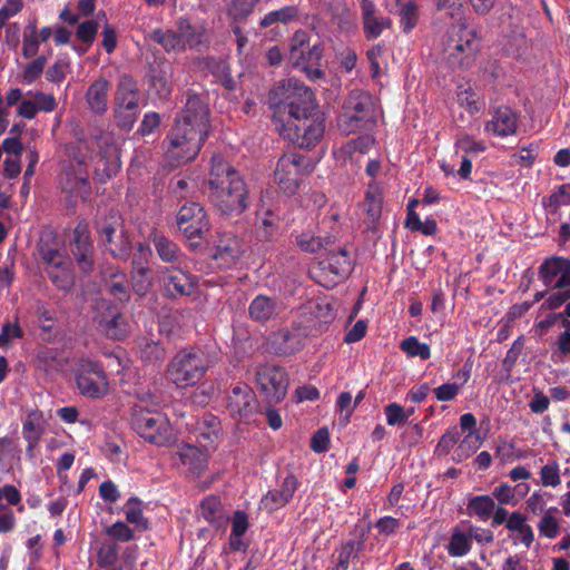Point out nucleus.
<instances>
[{
  "mask_svg": "<svg viewBox=\"0 0 570 570\" xmlns=\"http://www.w3.org/2000/svg\"><path fill=\"white\" fill-rule=\"evenodd\" d=\"M210 129L209 109L197 95H188L184 109L163 145L165 155L173 167L194 160Z\"/></svg>",
  "mask_w": 570,
  "mask_h": 570,
  "instance_id": "1",
  "label": "nucleus"
},
{
  "mask_svg": "<svg viewBox=\"0 0 570 570\" xmlns=\"http://www.w3.org/2000/svg\"><path fill=\"white\" fill-rule=\"evenodd\" d=\"M207 186L208 199L220 214L247 209L249 196L246 185L238 171L220 155L212 158Z\"/></svg>",
  "mask_w": 570,
  "mask_h": 570,
  "instance_id": "2",
  "label": "nucleus"
},
{
  "mask_svg": "<svg viewBox=\"0 0 570 570\" xmlns=\"http://www.w3.org/2000/svg\"><path fill=\"white\" fill-rule=\"evenodd\" d=\"M268 102L277 130L289 122L303 119L304 116H309L317 106L313 91L304 83L292 79L277 83L269 91Z\"/></svg>",
  "mask_w": 570,
  "mask_h": 570,
  "instance_id": "3",
  "label": "nucleus"
},
{
  "mask_svg": "<svg viewBox=\"0 0 570 570\" xmlns=\"http://www.w3.org/2000/svg\"><path fill=\"white\" fill-rule=\"evenodd\" d=\"M214 363V357L202 346L181 348L168 362L166 376L178 389L193 387Z\"/></svg>",
  "mask_w": 570,
  "mask_h": 570,
  "instance_id": "4",
  "label": "nucleus"
},
{
  "mask_svg": "<svg viewBox=\"0 0 570 570\" xmlns=\"http://www.w3.org/2000/svg\"><path fill=\"white\" fill-rule=\"evenodd\" d=\"M65 151L69 165L65 170L62 188L69 195L68 203L77 208L79 203H86L91 197V187L87 170V165L90 159V149L85 140H78L66 145Z\"/></svg>",
  "mask_w": 570,
  "mask_h": 570,
  "instance_id": "5",
  "label": "nucleus"
},
{
  "mask_svg": "<svg viewBox=\"0 0 570 570\" xmlns=\"http://www.w3.org/2000/svg\"><path fill=\"white\" fill-rule=\"evenodd\" d=\"M480 41L479 32L465 22L451 24L441 40L446 63L453 69L471 68L480 52Z\"/></svg>",
  "mask_w": 570,
  "mask_h": 570,
  "instance_id": "6",
  "label": "nucleus"
},
{
  "mask_svg": "<svg viewBox=\"0 0 570 570\" xmlns=\"http://www.w3.org/2000/svg\"><path fill=\"white\" fill-rule=\"evenodd\" d=\"M379 114L375 98L367 91L354 89L344 100L337 118L338 129L345 135L372 129L377 122Z\"/></svg>",
  "mask_w": 570,
  "mask_h": 570,
  "instance_id": "7",
  "label": "nucleus"
},
{
  "mask_svg": "<svg viewBox=\"0 0 570 570\" xmlns=\"http://www.w3.org/2000/svg\"><path fill=\"white\" fill-rule=\"evenodd\" d=\"M207 37L205 23H193L189 18L180 17L174 28L155 29L150 39L163 47L166 52H184L202 46Z\"/></svg>",
  "mask_w": 570,
  "mask_h": 570,
  "instance_id": "8",
  "label": "nucleus"
},
{
  "mask_svg": "<svg viewBox=\"0 0 570 570\" xmlns=\"http://www.w3.org/2000/svg\"><path fill=\"white\" fill-rule=\"evenodd\" d=\"M140 111V92L137 81L130 75H122L117 83L114 98V116L119 127L130 130Z\"/></svg>",
  "mask_w": 570,
  "mask_h": 570,
  "instance_id": "9",
  "label": "nucleus"
},
{
  "mask_svg": "<svg viewBox=\"0 0 570 570\" xmlns=\"http://www.w3.org/2000/svg\"><path fill=\"white\" fill-rule=\"evenodd\" d=\"M132 426L142 439L158 446L168 445L174 438L169 421L159 412L137 409Z\"/></svg>",
  "mask_w": 570,
  "mask_h": 570,
  "instance_id": "10",
  "label": "nucleus"
},
{
  "mask_svg": "<svg viewBox=\"0 0 570 570\" xmlns=\"http://www.w3.org/2000/svg\"><path fill=\"white\" fill-rule=\"evenodd\" d=\"M313 170L309 159L297 153L284 154L277 161L274 179L285 194H294L302 179Z\"/></svg>",
  "mask_w": 570,
  "mask_h": 570,
  "instance_id": "11",
  "label": "nucleus"
},
{
  "mask_svg": "<svg viewBox=\"0 0 570 570\" xmlns=\"http://www.w3.org/2000/svg\"><path fill=\"white\" fill-rule=\"evenodd\" d=\"M303 118L295 120V122H289V125L277 131L284 139L299 148H308L315 146L323 138L325 120L323 115L314 111Z\"/></svg>",
  "mask_w": 570,
  "mask_h": 570,
  "instance_id": "12",
  "label": "nucleus"
},
{
  "mask_svg": "<svg viewBox=\"0 0 570 570\" xmlns=\"http://www.w3.org/2000/svg\"><path fill=\"white\" fill-rule=\"evenodd\" d=\"M217 438V432L213 430L197 436L198 445L184 443L178 446L176 454L190 474L200 476L207 469L209 454L215 449Z\"/></svg>",
  "mask_w": 570,
  "mask_h": 570,
  "instance_id": "13",
  "label": "nucleus"
},
{
  "mask_svg": "<svg viewBox=\"0 0 570 570\" xmlns=\"http://www.w3.org/2000/svg\"><path fill=\"white\" fill-rule=\"evenodd\" d=\"M76 382L80 394L90 399H101L109 392V382L104 367L88 358L79 361Z\"/></svg>",
  "mask_w": 570,
  "mask_h": 570,
  "instance_id": "14",
  "label": "nucleus"
},
{
  "mask_svg": "<svg viewBox=\"0 0 570 570\" xmlns=\"http://www.w3.org/2000/svg\"><path fill=\"white\" fill-rule=\"evenodd\" d=\"M352 269L350 253L345 247L337 252L326 249L315 271L318 283L332 287L346 277Z\"/></svg>",
  "mask_w": 570,
  "mask_h": 570,
  "instance_id": "15",
  "label": "nucleus"
},
{
  "mask_svg": "<svg viewBox=\"0 0 570 570\" xmlns=\"http://www.w3.org/2000/svg\"><path fill=\"white\" fill-rule=\"evenodd\" d=\"M335 317L334 309L327 297H316L303 304L297 312L296 324L308 335L322 330L324 324L332 322Z\"/></svg>",
  "mask_w": 570,
  "mask_h": 570,
  "instance_id": "16",
  "label": "nucleus"
},
{
  "mask_svg": "<svg viewBox=\"0 0 570 570\" xmlns=\"http://www.w3.org/2000/svg\"><path fill=\"white\" fill-rule=\"evenodd\" d=\"M120 216H104L97 223L101 242L114 257L127 259L130 254V242L119 222Z\"/></svg>",
  "mask_w": 570,
  "mask_h": 570,
  "instance_id": "17",
  "label": "nucleus"
},
{
  "mask_svg": "<svg viewBox=\"0 0 570 570\" xmlns=\"http://www.w3.org/2000/svg\"><path fill=\"white\" fill-rule=\"evenodd\" d=\"M256 382L269 402H281L288 387L286 371L277 365L265 364L257 368Z\"/></svg>",
  "mask_w": 570,
  "mask_h": 570,
  "instance_id": "18",
  "label": "nucleus"
},
{
  "mask_svg": "<svg viewBox=\"0 0 570 570\" xmlns=\"http://www.w3.org/2000/svg\"><path fill=\"white\" fill-rule=\"evenodd\" d=\"M227 409L234 419H249L258 410L253 389L245 383L236 384L227 396Z\"/></svg>",
  "mask_w": 570,
  "mask_h": 570,
  "instance_id": "19",
  "label": "nucleus"
},
{
  "mask_svg": "<svg viewBox=\"0 0 570 570\" xmlns=\"http://www.w3.org/2000/svg\"><path fill=\"white\" fill-rule=\"evenodd\" d=\"M247 249L242 238L233 234H223L219 236L213 259L220 268H232L236 266Z\"/></svg>",
  "mask_w": 570,
  "mask_h": 570,
  "instance_id": "20",
  "label": "nucleus"
},
{
  "mask_svg": "<svg viewBox=\"0 0 570 570\" xmlns=\"http://www.w3.org/2000/svg\"><path fill=\"white\" fill-rule=\"evenodd\" d=\"M71 254L79 269L89 274L95 267V249L89 235L88 226L79 223L73 230V238L70 243Z\"/></svg>",
  "mask_w": 570,
  "mask_h": 570,
  "instance_id": "21",
  "label": "nucleus"
},
{
  "mask_svg": "<svg viewBox=\"0 0 570 570\" xmlns=\"http://www.w3.org/2000/svg\"><path fill=\"white\" fill-rule=\"evenodd\" d=\"M520 112L509 106L502 105L493 109L491 119L484 124V131L488 135L505 138L518 131Z\"/></svg>",
  "mask_w": 570,
  "mask_h": 570,
  "instance_id": "22",
  "label": "nucleus"
},
{
  "mask_svg": "<svg viewBox=\"0 0 570 570\" xmlns=\"http://www.w3.org/2000/svg\"><path fill=\"white\" fill-rule=\"evenodd\" d=\"M308 333L294 322L292 328L281 330L272 335L271 348L279 356H289L303 348Z\"/></svg>",
  "mask_w": 570,
  "mask_h": 570,
  "instance_id": "23",
  "label": "nucleus"
},
{
  "mask_svg": "<svg viewBox=\"0 0 570 570\" xmlns=\"http://www.w3.org/2000/svg\"><path fill=\"white\" fill-rule=\"evenodd\" d=\"M539 276L547 286L558 278L553 286L566 288L570 285V261L562 257L548 258L541 264Z\"/></svg>",
  "mask_w": 570,
  "mask_h": 570,
  "instance_id": "24",
  "label": "nucleus"
},
{
  "mask_svg": "<svg viewBox=\"0 0 570 570\" xmlns=\"http://www.w3.org/2000/svg\"><path fill=\"white\" fill-rule=\"evenodd\" d=\"M177 226L194 248L207 239L212 229L207 216H179Z\"/></svg>",
  "mask_w": 570,
  "mask_h": 570,
  "instance_id": "25",
  "label": "nucleus"
},
{
  "mask_svg": "<svg viewBox=\"0 0 570 570\" xmlns=\"http://www.w3.org/2000/svg\"><path fill=\"white\" fill-rule=\"evenodd\" d=\"M363 30L367 40L376 39L390 28L391 20L387 17L377 16L376 7L372 0H361Z\"/></svg>",
  "mask_w": 570,
  "mask_h": 570,
  "instance_id": "26",
  "label": "nucleus"
},
{
  "mask_svg": "<svg viewBox=\"0 0 570 570\" xmlns=\"http://www.w3.org/2000/svg\"><path fill=\"white\" fill-rule=\"evenodd\" d=\"M167 293L173 296H188L195 289L194 277L181 269H171L164 276Z\"/></svg>",
  "mask_w": 570,
  "mask_h": 570,
  "instance_id": "27",
  "label": "nucleus"
},
{
  "mask_svg": "<svg viewBox=\"0 0 570 570\" xmlns=\"http://www.w3.org/2000/svg\"><path fill=\"white\" fill-rule=\"evenodd\" d=\"M38 254L45 265V271L47 268H65L66 264L70 263L59 249L58 244L48 235L41 236L38 244Z\"/></svg>",
  "mask_w": 570,
  "mask_h": 570,
  "instance_id": "28",
  "label": "nucleus"
},
{
  "mask_svg": "<svg viewBox=\"0 0 570 570\" xmlns=\"http://www.w3.org/2000/svg\"><path fill=\"white\" fill-rule=\"evenodd\" d=\"M281 312V305L275 298L266 295H257L249 304L250 320L257 323H266L275 318Z\"/></svg>",
  "mask_w": 570,
  "mask_h": 570,
  "instance_id": "29",
  "label": "nucleus"
},
{
  "mask_svg": "<svg viewBox=\"0 0 570 570\" xmlns=\"http://www.w3.org/2000/svg\"><path fill=\"white\" fill-rule=\"evenodd\" d=\"M109 88L110 82L104 77L96 79L88 87L86 91V101L92 112L104 115L107 111Z\"/></svg>",
  "mask_w": 570,
  "mask_h": 570,
  "instance_id": "30",
  "label": "nucleus"
},
{
  "mask_svg": "<svg viewBox=\"0 0 570 570\" xmlns=\"http://www.w3.org/2000/svg\"><path fill=\"white\" fill-rule=\"evenodd\" d=\"M45 432V417L40 410L30 411L23 423L22 434L28 443L27 452L31 453L32 450L39 444L41 436Z\"/></svg>",
  "mask_w": 570,
  "mask_h": 570,
  "instance_id": "31",
  "label": "nucleus"
},
{
  "mask_svg": "<svg viewBox=\"0 0 570 570\" xmlns=\"http://www.w3.org/2000/svg\"><path fill=\"white\" fill-rule=\"evenodd\" d=\"M119 546L115 541L105 540L97 547L96 563L104 570H124L119 557Z\"/></svg>",
  "mask_w": 570,
  "mask_h": 570,
  "instance_id": "32",
  "label": "nucleus"
},
{
  "mask_svg": "<svg viewBox=\"0 0 570 570\" xmlns=\"http://www.w3.org/2000/svg\"><path fill=\"white\" fill-rule=\"evenodd\" d=\"M374 142L375 139L372 135H362L347 140L345 144L334 149L333 154L336 160L345 164L355 153H367Z\"/></svg>",
  "mask_w": 570,
  "mask_h": 570,
  "instance_id": "33",
  "label": "nucleus"
},
{
  "mask_svg": "<svg viewBox=\"0 0 570 570\" xmlns=\"http://www.w3.org/2000/svg\"><path fill=\"white\" fill-rule=\"evenodd\" d=\"M126 522L132 524L138 532L149 529V521L144 515L142 501L136 497L129 498L122 507Z\"/></svg>",
  "mask_w": 570,
  "mask_h": 570,
  "instance_id": "34",
  "label": "nucleus"
},
{
  "mask_svg": "<svg viewBox=\"0 0 570 570\" xmlns=\"http://www.w3.org/2000/svg\"><path fill=\"white\" fill-rule=\"evenodd\" d=\"M104 279L112 296L119 301L128 298V282L122 271L116 267H109L104 272Z\"/></svg>",
  "mask_w": 570,
  "mask_h": 570,
  "instance_id": "35",
  "label": "nucleus"
},
{
  "mask_svg": "<svg viewBox=\"0 0 570 570\" xmlns=\"http://www.w3.org/2000/svg\"><path fill=\"white\" fill-rule=\"evenodd\" d=\"M249 527L248 517L244 511L237 510L232 518V531L229 534V546L234 551H239L245 548L242 537L246 533Z\"/></svg>",
  "mask_w": 570,
  "mask_h": 570,
  "instance_id": "36",
  "label": "nucleus"
},
{
  "mask_svg": "<svg viewBox=\"0 0 570 570\" xmlns=\"http://www.w3.org/2000/svg\"><path fill=\"white\" fill-rule=\"evenodd\" d=\"M466 509L470 515H474L479 520L485 522L494 512L495 502L490 495H476L469 500Z\"/></svg>",
  "mask_w": 570,
  "mask_h": 570,
  "instance_id": "37",
  "label": "nucleus"
},
{
  "mask_svg": "<svg viewBox=\"0 0 570 570\" xmlns=\"http://www.w3.org/2000/svg\"><path fill=\"white\" fill-rule=\"evenodd\" d=\"M365 539L366 532L362 530L358 540H348L342 543L338 550L336 566L348 569L350 560L356 558L358 552L363 550Z\"/></svg>",
  "mask_w": 570,
  "mask_h": 570,
  "instance_id": "38",
  "label": "nucleus"
},
{
  "mask_svg": "<svg viewBox=\"0 0 570 570\" xmlns=\"http://www.w3.org/2000/svg\"><path fill=\"white\" fill-rule=\"evenodd\" d=\"M298 16V9L295 6H285L278 10L266 13L259 22L262 28H268L276 22L288 23L296 19Z\"/></svg>",
  "mask_w": 570,
  "mask_h": 570,
  "instance_id": "39",
  "label": "nucleus"
},
{
  "mask_svg": "<svg viewBox=\"0 0 570 570\" xmlns=\"http://www.w3.org/2000/svg\"><path fill=\"white\" fill-rule=\"evenodd\" d=\"M155 249L163 262L174 263L179 257L178 246L163 235H155L153 238Z\"/></svg>",
  "mask_w": 570,
  "mask_h": 570,
  "instance_id": "40",
  "label": "nucleus"
},
{
  "mask_svg": "<svg viewBox=\"0 0 570 570\" xmlns=\"http://www.w3.org/2000/svg\"><path fill=\"white\" fill-rule=\"evenodd\" d=\"M472 542L468 533L454 529L446 546L448 553L451 557H463L471 550Z\"/></svg>",
  "mask_w": 570,
  "mask_h": 570,
  "instance_id": "41",
  "label": "nucleus"
},
{
  "mask_svg": "<svg viewBox=\"0 0 570 570\" xmlns=\"http://www.w3.org/2000/svg\"><path fill=\"white\" fill-rule=\"evenodd\" d=\"M335 240V236H313L308 234H301L297 237V245L303 249L304 252L308 253H317L322 248L325 250L328 245H332Z\"/></svg>",
  "mask_w": 570,
  "mask_h": 570,
  "instance_id": "42",
  "label": "nucleus"
},
{
  "mask_svg": "<svg viewBox=\"0 0 570 570\" xmlns=\"http://www.w3.org/2000/svg\"><path fill=\"white\" fill-rule=\"evenodd\" d=\"M383 210V190L382 187L372 183L365 195L364 212L365 214H382Z\"/></svg>",
  "mask_w": 570,
  "mask_h": 570,
  "instance_id": "43",
  "label": "nucleus"
},
{
  "mask_svg": "<svg viewBox=\"0 0 570 570\" xmlns=\"http://www.w3.org/2000/svg\"><path fill=\"white\" fill-rule=\"evenodd\" d=\"M456 376L463 379L462 384L444 383L433 390L438 401L448 402L454 400L459 394L461 386L469 380L470 373L469 371H459Z\"/></svg>",
  "mask_w": 570,
  "mask_h": 570,
  "instance_id": "44",
  "label": "nucleus"
},
{
  "mask_svg": "<svg viewBox=\"0 0 570 570\" xmlns=\"http://www.w3.org/2000/svg\"><path fill=\"white\" fill-rule=\"evenodd\" d=\"M554 512H558L557 508H549L538 523L540 534L548 539H554L559 534L560 522L553 515Z\"/></svg>",
  "mask_w": 570,
  "mask_h": 570,
  "instance_id": "45",
  "label": "nucleus"
},
{
  "mask_svg": "<svg viewBox=\"0 0 570 570\" xmlns=\"http://www.w3.org/2000/svg\"><path fill=\"white\" fill-rule=\"evenodd\" d=\"M137 530L129 527V523L124 521H117L111 525L105 528V533L115 542H129L135 540V532Z\"/></svg>",
  "mask_w": 570,
  "mask_h": 570,
  "instance_id": "46",
  "label": "nucleus"
},
{
  "mask_svg": "<svg viewBox=\"0 0 570 570\" xmlns=\"http://www.w3.org/2000/svg\"><path fill=\"white\" fill-rule=\"evenodd\" d=\"M151 255V250L149 246L142 243H138L136 246V250L134 253L132 258V277L136 278L137 275L145 276L148 274L149 268L147 267V262L149 256Z\"/></svg>",
  "mask_w": 570,
  "mask_h": 570,
  "instance_id": "47",
  "label": "nucleus"
},
{
  "mask_svg": "<svg viewBox=\"0 0 570 570\" xmlns=\"http://www.w3.org/2000/svg\"><path fill=\"white\" fill-rule=\"evenodd\" d=\"M51 282L61 291H69L73 285V276L70 269V263L65 268L46 269Z\"/></svg>",
  "mask_w": 570,
  "mask_h": 570,
  "instance_id": "48",
  "label": "nucleus"
},
{
  "mask_svg": "<svg viewBox=\"0 0 570 570\" xmlns=\"http://www.w3.org/2000/svg\"><path fill=\"white\" fill-rule=\"evenodd\" d=\"M120 313L111 306H108V316H100L97 318L98 326L106 333L107 336L119 338L122 333L118 332V320Z\"/></svg>",
  "mask_w": 570,
  "mask_h": 570,
  "instance_id": "49",
  "label": "nucleus"
},
{
  "mask_svg": "<svg viewBox=\"0 0 570 570\" xmlns=\"http://www.w3.org/2000/svg\"><path fill=\"white\" fill-rule=\"evenodd\" d=\"M401 350L407 354V356H419L422 360H429L431 357L430 346L421 343L415 336H410L401 342Z\"/></svg>",
  "mask_w": 570,
  "mask_h": 570,
  "instance_id": "50",
  "label": "nucleus"
},
{
  "mask_svg": "<svg viewBox=\"0 0 570 570\" xmlns=\"http://www.w3.org/2000/svg\"><path fill=\"white\" fill-rule=\"evenodd\" d=\"M21 503V493L19 490L12 484H6L0 488V512L4 510H10L7 505L18 507V511L22 512L24 510Z\"/></svg>",
  "mask_w": 570,
  "mask_h": 570,
  "instance_id": "51",
  "label": "nucleus"
},
{
  "mask_svg": "<svg viewBox=\"0 0 570 570\" xmlns=\"http://www.w3.org/2000/svg\"><path fill=\"white\" fill-rule=\"evenodd\" d=\"M540 480L543 487L557 488L561 484L560 466L558 461L551 460L540 469Z\"/></svg>",
  "mask_w": 570,
  "mask_h": 570,
  "instance_id": "52",
  "label": "nucleus"
},
{
  "mask_svg": "<svg viewBox=\"0 0 570 570\" xmlns=\"http://www.w3.org/2000/svg\"><path fill=\"white\" fill-rule=\"evenodd\" d=\"M404 226L423 235H433L436 232V222L431 218L421 219V216H406Z\"/></svg>",
  "mask_w": 570,
  "mask_h": 570,
  "instance_id": "53",
  "label": "nucleus"
},
{
  "mask_svg": "<svg viewBox=\"0 0 570 570\" xmlns=\"http://www.w3.org/2000/svg\"><path fill=\"white\" fill-rule=\"evenodd\" d=\"M289 501L283 495L279 489L268 491L261 500L259 508L268 513H272L283 507Z\"/></svg>",
  "mask_w": 570,
  "mask_h": 570,
  "instance_id": "54",
  "label": "nucleus"
},
{
  "mask_svg": "<svg viewBox=\"0 0 570 570\" xmlns=\"http://www.w3.org/2000/svg\"><path fill=\"white\" fill-rule=\"evenodd\" d=\"M454 146L458 150H462L466 154H479L487 149L484 141L476 140L468 134L458 135L455 138Z\"/></svg>",
  "mask_w": 570,
  "mask_h": 570,
  "instance_id": "55",
  "label": "nucleus"
},
{
  "mask_svg": "<svg viewBox=\"0 0 570 570\" xmlns=\"http://www.w3.org/2000/svg\"><path fill=\"white\" fill-rule=\"evenodd\" d=\"M417 6L414 2L405 3L400 11V23L405 33L411 32L417 23Z\"/></svg>",
  "mask_w": 570,
  "mask_h": 570,
  "instance_id": "56",
  "label": "nucleus"
},
{
  "mask_svg": "<svg viewBox=\"0 0 570 570\" xmlns=\"http://www.w3.org/2000/svg\"><path fill=\"white\" fill-rule=\"evenodd\" d=\"M261 0H229L228 13L234 19L247 17Z\"/></svg>",
  "mask_w": 570,
  "mask_h": 570,
  "instance_id": "57",
  "label": "nucleus"
},
{
  "mask_svg": "<svg viewBox=\"0 0 570 570\" xmlns=\"http://www.w3.org/2000/svg\"><path fill=\"white\" fill-rule=\"evenodd\" d=\"M492 495L500 504L514 507L519 502V498L515 495V489L507 483H502L494 488Z\"/></svg>",
  "mask_w": 570,
  "mask_h": 570,
  "instance_id": "58",
  "label": "nucleus"
},
{
  "mask_svg": "<svg viewBox=\"0 0 570 570\" xmlns=\"http://www.w3.org/2000/svg\"><path fill=\"white\" fill-rule=\"evenodd\" d=\"M98 28L99 24L96 20H86L78 24L76 36L80 41L91 45L95 41Z\"/></svg>",
  "mask_w": 570,
  "mask_h": 570,
  "instance_id": "59",
  "label": "nucleus"
},
{
  "mask_svg": "<svg viewBox=\"0 0 570 570\" xmlns=\"http://www.w3.org/2000/svg\"><path fill=\"white\" fill-rule=\"evenodd\" d=\"M459 439H460V434L455 426L453 429L446 431L439 440L436 448H435V453L439 455L449 454L451 449L459 441Z\"/></svg>",
  "mask_w": 570,
  "mask_h": 570,
  "instance_id": "60",
  "label": "nucleus"
},
{
  "mask_svg": "<svg viewBox=\"0 0 570 570\" xmlns=\"http://www.w3.org/2000/svg\"><path fill=\"white\" fill-rule=\"evenodd\" d=\"M458 100L470 114L479 112L482 108L478 95L471 88L461 90Z\"/></svg>",
  "mask_w": 570,
  "mask_h": 570,
  "instance_id": "61",
  "label": "nucleus"
},
{
  "mask_svg": "<svg viewBox=\"0 0 570 570\" xmlns=\"http://www.w3.org/2000/svg\"><path fill=\"white\" fill-rule=\"evenodd\" d=\"M151 88L160 98H167L171 94V83L165 72H154L150 79Z\"/></svg>",
  "mask_w": 570,
  "mask_h": 570,
  "instance_id": "62",
  "label": "nucleus"
},
{
  "mask_svg": "<svg viewBox=\"0 0 570 570\" xmlns=\"http://www.w3.org/2000/svg\"><path fill=\"white\" fill-rule=\"evenodd\" d=\"M384 411L386 415V422L391 426L403 424L409 419V414H406L404 407L397 403H390L385 406Z\"/></svg>",
  "mask_w": 570,
  "mask_h": 570,
  "instance_id": "63",
  "label": "nucleus"
},
{
  "mask_svg": "<svg viewBox=\"0 0 570 570\" xmlns=\"http://www.w3.org/2000/svg\"><path fill=\"white\" fill-rule=\"evenodd\" d=\"M570 204V184H563L549 197L548 207L557 210L562 205Z\"/></svg>",
  "mask_w": 570,
  "mask_h": 570,
  "instance_id": "64",
  "label": "nucleus"
}]
</instances>
